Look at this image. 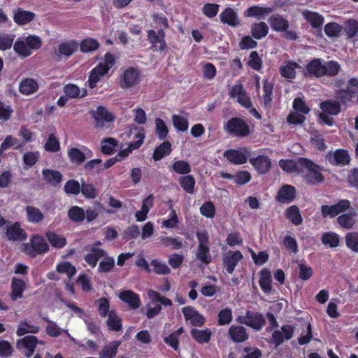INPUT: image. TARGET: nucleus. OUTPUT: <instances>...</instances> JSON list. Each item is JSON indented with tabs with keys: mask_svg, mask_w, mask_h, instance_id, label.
<instances>
[{
	"mask_svg": "<svg viewBox=\"0 0 358 358\" xmlns=\"http://www.w3.org/2000/svg\"><path fill=\"white\" fill-rule=\"evenodd\" d=\"M298 163L308 170V173L306 175L305 178L308 184L315 185L324 182V177L321 173L323 169L322 166L305 157H299Z\"/></svg>",
	"mask_w": 358,
	"mask_h": 358,
	"instance_id": "obj_1",
	"label": "nucleus"
},
{
	"mask_svg": "<svg viewBox=\"0 0 358 358\" xmlns=\"http://www.w3.org/2000/svg\"><path fill=\"white\" fill-rule=\"evenodd\" d=\"M223 129L229 135L234 137L244 138L250 133V127L242 118L234 117L224 124Z\"/></svg>",
	"mask_w": 358,
	"mask_h": 358,
	"instance_id": "obj_2",
	"label": "nucleus"
},
{
	"mask_svg": "<svg viewBox=\"0 0 358 358\" xmlns=\"http://www.w3.org/2000/svg\"><path fill=\"white\" fill-rule=\"evenodd\" d=\"M50 250L48 244L44 238L39 235L32 236L30 243L25 245V251L28 255L34 257L36 255H43Z\"/></svg>",
	"mask_w": 358,
	"mask_h": 358,
	"instance_id": "obj_3",
	"label": "nucleus"
},
{
	"mask_svg": "<svg viewBox=\"0 0 358 358\" xmlns=\"http://www.w3.org/2000/svg\"><path fill=\"white\" fill-rule=\"evenodd\" d=\"M148 41L151 46L150 49L153 52H164L167 48L165 41V32L161 29L157 31L154 29H149L147 31Z\"/></svg>",
	"mask_w": 358,
	"mask_h": 358,
	"instance_id": "obj_4",
	"label": "nucleus"
},
{
	"mask_svg": "<svg viewBox=\"0 0 358 358\" xmlns=\"http://www.w3.org/2000/svg\"><path fill=\"white\" fill-rule=\"evenodd\" d=\"M141 71L138 68L128 67L120 78L119 83L122 89H128L139 84Z\"/></svg>",
	"mask_w": 358,
	"mask_h": 358,
	"instance_id": "obj_5",
	"label": "nucleus"
},
{
	"mask_svg": "<svg viewBox=\"0 0 358 358\" xmlns=\"http://www.w3.org/2000/svg\"><path fill=\"white\" fill-rule=\"evenodd\" d=\"M251 155L250 148L244 146L238 149H229L224 152V157L231 164L236 165L244 164Z\"/></svg>",
	"mask_w": 358,
	"mask_h": 358,
	"instance_id": "obj_6",
	"label": "nucleus"
},
{
	"mask_svg": "<svg viewBox=\"0 0 358 358\" xmlns=\"http://www.w3.org/2000/svg\"><path fill=\"white\" fill-rule=\"evenodd\" d=\"M5 229L6 238L9 241L21 242L27 239V233L24 229L21 228V224L19 222L8 224Z\"/></svg>",
	"mask_w": 358,
	"mask_h": 358,
	"instance_id": "obj_7",
	"label": "nucleus"
},
{
	"mask_svg": "<svg viewBox=\"0 0 358 358\" xmlns=\"http://www.w3.org/2000/svg\"><path fill=\"white\" fill-rule=\"evenodd\" d=\"M323 59L313 58L306 66L303 75L306 78H321L323 76Z\"/></svg>",
	"mask_w": 358,
	"mask_h": 358,
	"instance_id": "obj_8",
	"label": "nucleus"
},
{
	"mask_svg": "<svg viewBox=\"0 0 358 358\" xmlns=\"http://www.w3.org/2000/svg\"><path fill=\"white\" fill-rule=\"evenodd\" d=\"M329 162L334 166H345L350 164V156L347 150L337 149L334 152H329L326 156Z\"/></svg>",
	"mask_w": 358,
	"mask_h": 358,
	"instance_id": "obj_9",
	"label": "nucleus"
},
{
	"mask_svg": "<svg viewBox=\"0 0 358 358\" xmlns=\"http://www.w3.org/2000/svg\"><path fill=\"white\" fill-rule=\"evenodd\" d=\"M243 258V256L241 251L229 250L222 258L223 266L226 271L229 274H232L236 266Z\"/></svg>",
	"mask_w": 358,
	"mask_h": 358,
	"instance_id": "obj_10",
	"label": "nucleus"
},
{
	"mask_svg": "<svg viewBox=\"0 0 358 358\" xmlns=\"http://www.w3.org/2000/svg\"><path fill=\"white\" fill-rule=\"evenodd\" d=\"M184 317L186 321H190L194 327H202L206 323V319L203 315L200 314L195 308L192 306H185L182 308Z\"/></svg>",
	"mask_w": 358,
	"mask_h": 358,
	"instance_id": "obj_11",
	"label": "nucleus"
},
{
	"mask_svg": "<svg viewBox=\"0 0 358 358\" xmlns=\"http://www.w3.org/2000/svg\"><path fill=\"white\" fill-rule=\"evenodd\" d=\"M294 327L289 324L281 327V330H275L272 334V342L275 346L280 345L285 340L288 341L293 336Z\"/></svg>",
	"mask_w": 358,
	"mask_h": 358,
	"instance_id": "obj_12",
	"label": "nucleus"
},
{
	"mask_svg": "<svg viewBox=\"0 0 358 358\" xmlns=\"http://www.w3.org/2000/svg\"><path fill=\"white\" fill-rule=\"evenodd\" d=\"M249 162L255 169V170L261 174L266 173L271 168V159L266 155H259L256 157H250Z\"/></svg>",
	"mask_w": 358,
	"mask_h": 358,
	"instance_id": "obj_13",
	"label": "nucleus"
},
{
	"mask_svg": "<svg viewBox=\"0 0 358 358\" xmlns=\"http://www.w3.org/2000/svg\"><path fill=\"white\" fill-rule=\"evenodd\" d=\"M119 299L127 303L131 310H136L141 304L139 294L130 289L120 292Z\"/></svg>",
	"mask_w": 358,
	"mask_h": 358,
	"instance_id": "obj_14",
	"label": "nucleus"
},
{
	"mask_svg": "<svg viewBox=\"0 0 358 358\" xmlns=\"http://www.w3.org/2000/svg\"><path fill=\"white\" fill-rule=\"evenodd\" d=\"M106 255V252L96 247V244H93L90 246L89 252L84 256V260L91 267L94 268L98 261Z\"/></svg>",
	"mask_w": 358,
	"mask_h": 358,
	"instance_id": "obj_15",
	"label": "nucleus"
},
{
	"mask_svg": "<svg viewBox=\"0 0 358 358\" xmlns=\"http://www.w3.org/2000/svg\"><path fill=\"white\" fill-rule=\"evenodd\" d=\"M276 200L281 203H289L296 198V189L290 185H283L278 190Z\"/></svg>",
	"mask_w": 358,
	"mask_h": 358,
	"instance_id": "obj_16",
	"label": "nucleus"
},
{
	"mask_svg": "<svg viewBox=\"0 0 358 358\" xmlns=\"http://www.w3.org/2000/svg\"><path fill=\"white\" fill-rule=\"evenodd\" d=\"M228 335L236 343H243L249 338L246 328L242 325H231L228 329Z\"/></svg>",
	"mask_w": 358,
	"mask_h": 358,
	"instance_id": "obj_17",
	"label": "nucleus"
},
{
	"mask_svg": "<svg viewBox=\"0 0 358 358\" xmlns=\"http://www.w3.org/2000/svg\"><path fill=\"white\" fill-rule=\"evenodd\" d=\"M246 318L248 319V327L256 331H260L266 324L264 316L259 312L248 310L246 311Z\"/></svg>",
	"mask_w": 358,
	"mask_h": 358,
	"instance_id": "obj_18",
	"label": "nucleus"
},
{
	"mask_svg": "<svg viewBox=\"0 0 358 358\" xmlns=\"http://www.w3.org/2000/svg\"><path fill=\"white\" fill-rule=\"evenodd\" d=\"M303 17L310 24V26L319 31L320 34H322V26L324 23V17L318 13L305 10L303 13Z\"/></svg>",
	"mask_w": 358,
	"mask_h": 358,
	"instance_id": "obj_19",
	"label": "nucleus"
},
{
	"mask_svg": "<svg viewBox=\"0 0 358 358\" xmlns=\"http://www.w3.org/2000/svg\"><path fill=\"white\" fill-rule=\"evenodd\" d=\"M35 17V13L17 8L13 10V20L18 25H24L31 22Z\"/></svg>",
	"mask_w": 358,
	"mask_h": 358,
	"instance_id": "obj_20",
	"label": "nucleus"
},
{
	"mask_svg": "<svg viewBox=\"0 0 358 358\" xmlns=\"http://www.w3.org/2000/svg\"><path fill=\"white\" fill-rule=\"evenodd\" d=\"M78 48V43L76 40H69L61 43L57 48V53L66 58L72 56Z\"/></svg>",
	"mask_w": 358,
	"mask_h": 358,
	"instance_id": "obj_21",
	"label": "nucleus"
},
{
	"mask_svg": "<svg viewBox=\"0 0 358 358\" xmlns=\"http://www.w3.org/2000/svg\"><path fill=\"white\" fill-rule=\"evenodd\" d=\"M10 288V299L13 301H16L22 298L23 292L26 289V283L23 280L13 277L11 280Z\"/></svg>",
	"mask_w": 358,
	"mask_h": 358,
	"instance_id": "obj_22",
	"label": "nucleus"
},
{
	"mask_svg": "<svg viewBox=\"0 0 358 358\" xmlns=\"http://www.w3.org/2000/svg\"><path fill=\"white\" fill-rule=\"evenodd\" d=\"M134 138L136 140L135 141L129 143L128 147L124 150H120L117 156L121 157L122 158H124L129 156V155L131 153L133 150L138 149L143 143L145 134L143 132H138V134H135Z\"/></svg>",
	"mask_w": 358,
	"mask_h": 358,
	"instance_id": "obj_23",
	"label": "nucleus"
},
{
	"mask_svg": "<svg viewBox=\"0 0 358 358\" xmlns=\"http://www.w3.org/2000/svg\"><path fill=\"white\" fill-rule=\"evenodd\" d=\"M259 284L265 294H270L272 290V277L269 269L264 268L259 272Z\"/></svg>",
	"mask_w": 358,
	"mask_h": 358,
	"instance_id": "obj_24",
	"label": "nucleus"
},
{
	"mask_svg": "<svg viewBox=\"0 0 358 358\" xmlns=\"http://www.w3.org/2000/svg\"><path fill=\"white\" fill-rule=\"evenodd\" d=\"M96 121V127L103 125V122H110L114 120V116L103 106H98L93 115Z\"/></svg>",
	"mask_w": 358,
	"mask_h": 358,
	"instance_id": "obj_25",
	"label": "nucleus"
},
{
	"mask_svg": "<svg viewBox=\"0 0 358 358\" xmlns=\"http://www.w3.org/2000/svg\"><path fill=\"white\" fill-rule=\"evenodd\" d=\"M222 23L231 27H236L239 24L237 13L230 7L226 8L220 15Z\"/></svg>",
	"mask_w": 358,
	"mask_h": 358,
	"instance_id": "obj_26",
	"label": "nucleus"
},
{
	"mask_svg": "<svg viewBox=\"0 0 358 358\" xmlns=\"http://www.w3.org/2000/svg\"><path fill=\"white\" fill-rule=\"evenodd\" d=\"M271 27L273 31L282 32L289 28V21L280 15H273L269 18Z\"/></svg>",
	"mask_w": 358,
	"mask_h": 358,
	"instance_id": "obj_27",
	"label": "nucleus"
},
{
	"mask_svg": "<svg viewBox=\"0 0 358 358\" xmlns=\"http://www.w3.org/2000/svg\"><path fill=\"white\" fill-rule=\"evenodd\" d=\"M107 74V69L97 65L91 71L88 78V85L91 89H94L97 83L101 80V78Z\"/></svg>",
	"mask_w": 358,
	"mask_h": 358,
	"instance_id": "obj_28",
	"label": "nucleus"
},
{
	"mask_svg": "<svg viewBox=\"0 0 358 358\" xmlns=\"http://www.w3.org/2000/svg\"><path fill=\"white\" fill-rule=\"evenodd\" d=\"M38 89V84L34 78H24L19 85V92L24 95H30Z\"/></svg>",
	"mask_w": 358,
	"mask_h": 358,
	"instance_id": "obj_29",
	"label": "nucleus"
},
{
	"mask_svg": "<svg viewBox=\"0 0 358 358\" xmlns=\"http://www.w3.org/2000/svg\"><path fill=\"white\" fill-rule=\"evenodd\" d=\"M192 337L200 344L208 343L212 336V331L210 329H192L190 331Z\"/></svg>",
	"mask_w": 358,
	"mask_h": 358,
	"instance_id": "obj_30",
	"label": "nucleus"
},
{
	"mask_svg": "<svg viewBox=\"0 0 358 358\" xmlns=\"http://www.w3.org/2000/svg\"><path fill=\"white\" fill-rule=\"evenodd\" d=\"M273 10L272 7H261L259 6H252L249 7L245 11V16L256 18L264 17Z\"/></svg>",
	"mask_w": 358,
	"mask_h": 358,
	"instance_id": "obj_31",
	"label": "nucleus"
},
{
	"mask_svg": "<svg viewBox=\"0 0 358 358\" xmlns=\"http://www.w3.org/2000/svg\"><path fill=\"white\" fill-rule=\"evenodd\" d=\"M268 27L264 22H255L252 24L250 33L252 36L256 40H260L264 38L268 33Z\"/></svg>",
	"mask_w": 358,
	"mask_h": 358,
	"instance_id": "obj_32",
	"label": "nucleus"
},
{
	"mask_svg": "<svg viewBox=\"0 0 358 358\" xmlns=\"http://www.w3.org/2000/svg\"><path fill=\"white\" fill-rule=\"evenodd\" d=\"M27 219L31 223H40L45 219V215L41 210L32 206H27L25 207Z\"/></svg>",
	"mask_w": 358,
	"mask_h": 358,
	"instance_id": "obj_33",
	"label": "nucleus"
},
{
	"mask_svg": "<svg viewBox=\"0 0 358 358\" xmlns=\"http://www.w3.org/2000/svg\"><path fill=\"white\" fill-rule=\"evenodd\" d=\"M301 66L296 62L288 61L286 64L280 67V75L287 79H294L296 77V69Z\"/></svg>",
	"mask_w": 358,
	"mask_h": 358,
	"instance_id": "obj_34",
	"label": "nucleus"
},
{
	"mask_svg": "<svg viewBox=\"0 0 358 358\" xmlns=\"http://www.w3.org/2000/svg\"><path fill=\"white\" fill-rule=\"evenodd\" d=\"M320 108L322 112L331 115H337L341 111L339 101L326 100L320 103Z\"/></svg>",
	"mask_w": 358,
	"mask_h": 358,
	"instance_id": "obj_35",
	"label": "nucleus"
},
{
	"mask_svg": "<svg viewBox=\"0 0 358 358\" xmlns=\"http://www.w3.org/2000/svg\"><path fill=\"white\" fill-rule=\"evenodd\" d=\"M120 344V341H114L106 345L100 353L101 358H115Z\"/></svg>",
	"mask_w": 358,
	"mask_h": 358,
	"instance_id": "obj_36",
	"label": "nucleus"
},
{
	"mask_svg": "<svg viewBox=\"0 0 358 358\" xmlns=\"http://www.w3.org/2000/svg\"><path fill=\"white\" fill-rule=\"evenodd\" d=\"M42 174L46 182L57 186L62 180V174L56 170L43 169Z\"/></svg>",
	"mask_w": 358,
	"mask_h": 358,
	"instance_id": "obj_37",
	"label": "nucleus"
},
{
	"mask_svg": "<svg viewBox=\"0 0 358 358\" xmlns=\"http://www.w3.org/2000/svg\"><path fill=\"white\" fill-rule=\"evenodd\" d=\"M106 324L110 331H120L122 329V319L119 317L115 310H110L109 313Z\"/></svg>",
	"mask_w": 358,
	"mask_h": 358,
	"instance_id": "obj_38",
	"label": "nucleus"
},
{
	"mask_svg": "<svg viewBox=\"0 0 358 358\" xmlns=\"http://www.w3.org/2000/svg\"><path fill=\"white\" fill-rule=\"evenodd\" d=\"M171 145L169 141H164L157 146L153 152L152 158L155 161H159L171 152Z\"/></svg>",
	"mask_w": 358,
	"mask_h": 358,
	"instance_id": "obj_39",
	"label": "nucleus"
},
{
	"mask_svg": "<svg viewBox=\"0 0 358 358\" xmlns=\"http://www.w3.org/2000/svg\"><path fill=\"white\" fill-rule=\"evenodd\" d=\"M285 216L296 226L301 224L303 222L299 208L296 205H292L287 208Z\"/></svg>",
	"mask_w": 358,
	"mask_h": 358,
	"instance_id": "obj_40",
	"label": "nucleus"
},
{
	"mask_svg": "<svg viewBox=\"0 0 358 358\" xmlns=\"http://www.w3.org/2000/svg\"><path fill=\"white\" fill-rule=\"evenodd\" d=\"M178 182L185 192L188 194L194 192L196 181L192 175L187 174L180 176L178 178Z\"/></svg>",
	"mask_w": 358,
	"mask_h": 358,
	"instance_id": "obj_41",
	"label": "nucleus"
},
{
	"mask_svg": "<svg viewBox=\"0 0 358 358\" xmlns=\"http://www.w3.org/2000/svg\"><path fill=\"white\" fill-rule=\"evenodd\" d=\"M13 50L18 56L22 58H27L32 54V51H29L24 40L20 38H18L14 43Z\"/></svg>",
	"mask_w": 358,
	"mask_h": 358,
	"instance_id": "obj_42",
	"label": "nucleus"
},
{
	"mask_svg": "<svg viewBox=\"0 0 358 358\" xmlns=\"http://www.w3.org/2000/svg\"><path fill=\"white\" fill-rule=\"evenodd\" d=\"M68 217L73 222H81L85 219V212L81 207L73 206L68 210Z\"/></svg>",
	"mask_w": 358,
	"mask_h": 358,
	"instance_id": "obj_43",
	"label": "nucleus"
},
{
	"mask_svg": "<svg viewBox=\"0 0 358 358\" xmlns=\"http://www.w3.org/2000/svg\"><path fill=\"white\" fill-rule=\"evenodd\" d=\"M323 76H336L341 70V65L338 62L334 60L323 62Z\"/></svg>",
	"mask_w": 358,
	"mask_h": 358,
	"instance_id": "obj_44",
	"label": "nucleus"
},
{
	"mask_svg": "<svg viewBox=\"0 0 358 358\" xmlns=\"http://www.w3.org/2000/svg\"><path fill=\"white\" fill-rule=\"evenodd\" d=\"M46 238L52 247L56 248H62L66 244V238L57 235L54 231H48L45 234Z\"/></svg>",
	"mask_w": 358,
	"mask_h": 358,
	"instance_id": "obj_45",
	"label": "nucleus"
},
{
	"mask_svg": "<svg viewBox=\"0 0 358 358\" xmlns=\"http://www.w3.org/2000/svg\"><path fill=\"white\" fill-rule=\"evenodd\" d=\"M344 31L346 34L348 39L355 38L358 35V21L355 19L346 20L344 25Z\"/></svg>",
	"mask_w": 358,
	"mask_h": 358,
	"instance_id": "obj_46",
	"label": "nucleus"
},
{
	"mask_svg": "<svg viewBox=\"0 0 358 358\" xmlns=\"http://www.w3.org/2000/svg\"><path fill=\"white\" fill-rule=\"evenodd\" d=\"M102 258L98 266V271L104 273L111 271L115 266L114 258L108 256L107 254L102 257Z\"/></svg>",
	"mask_w": 358,
	"mask_h": 358,
	"instance_id": "obj_47",
	"label": "nucleus"
},
{
	"mask_svg": "<svg viewBox=\"0 0 358 358\" xmlns=\"http://www.w3.org/2000/svg\"><path fill=\"white\" fill-rule=\"evenodd\" d=\"M217 324L220 326L229 324L233 320L232 309L230 307H226L218 312Z\"/></svg>",
	"mask_w": 358,
	"mask_h": 358,
	"instance_id": "obj_48",
	"label": "nucleus"
},
{
	"mask_svg": "<svg viewBox=\"0 0 358 358\" xmlns=\"http://www.w3.org/2000/svg\"><path fill=\"white\" fill-rule=\"evenodd\" d=\"M171 169L180 175H187L191 172L190 164L185 160H178L172 164Z\"/></svg>",
	"mask_w": 358,
	"mask_h": 358,
	"instance_id": "obj_49",
	"label": "nucleus"
},
{
	"mask_svg": "<svg viewBox=\"0 0 358 358\" xmlns=\"http://www.w3.org/2000/svg\"><path fill=\"white\" fill-rule=\"evenodd\" d=\"M100 46L99 41L92 38L83 39L80 44V51L83 52H90L97 50Z\"/></svg>",
	"mask_w": 358,
	"mask_h": 358,
	"instance_id": "obj_50",
	"label": "nucleus"
},
{
	"mask_svg": "<svg viewBox=\"0 0 358 358\" xmlns=\"http://www.w3.org/2000/svg\"><path fill=\"white\" fill-rule=\"evenodd\" d=\"M39 331V327L30 324L26 320L22 321L16 331L18 336H22L28 333L36 334Z\"/></svg>",
	"mask_w": 358,
	"mask_h": 358,
	"instance_id": "obj_51",
	"label": "nucleus"
},
{
	"mask_svg": "<svg viewBox=\"0 0 358 358\" xmlns=\"http://www.w3.org/2000/svg\"><path fill=\"white\" fill-rule=\"evenodd\" d=\"M322 242L324 245H328L331 248H336L339 245V236L332 231L325 232L322 236Z\"/></svg>",
	"mask_w": 358,
	"mask_h": 358,
	"instance_id": "obj_52",
	"label": "nucleus"
},
{
	"mask_svg": "<svg viewBox=\"0 0 358 358\" xmlns=\"http://www.w3.org/2000/svg\"><path fill=\"white\" fill-rule=\"evenodd\" d=\"M38 343V340L36 336H26L24 338L17 341V347L18 348H24L36 349Z\"/></svg>",
	"mask_w": 358,
	"mask_h": 358,
	"instance_id": "obj_53",
	"label": "nucleus"
},
{
	"mask_svg": "<svg viewBox=\"0 0 358 358\" xmlns=\"http://www.w3.org/2000/svg\"><path fill=\"white\" fill-rule=\"evenodd\" d=\"M56 271L59 273H65L71 279L76 273V268L69 262H62L57 265Z\"/></svg>",
	"mask_w": 358,
	"mask_h": 358,
	"instance_id": "obj_54",
	"label": "nucleus"
},
{
	"mask_svg": "<svg viewBox=\"0 0 358 358\" xmlns=\"http://www.w3.org/2000/svg\"><path fill=\"white\" fill-rule=\"evenodd\" d=\"M80 192L87 199H95L98 196V192L92 183L81 181Z\"/></svg>",
	"mask_w": 358,
	"mask_h": 358,
	"instance_id": "obj_55",
	"label": "nucleus"
},
{
	"mask_svg": "<svg viewBox=\"0 0 358 358\" xmlns=\"http://www.w3.org/2000/svg\"><path fill=\"white\" fill-rule=\"evenodd\" d=\"M209 252L210 248L208 245L199 244L196 254V258L201 261L203 263L208 264L211 262V257Z\"/></svg>",
	"mask_w": 358,
	"mask_h": 358,
	"instance_id": "obj_56",
	"label": "nucleus"
},
{
	"mask_svg": "<svg viewBox=\"0 0 358 358\" xmlns=\"http://www.w3.org/2000/svg\"><path fill=\"white\" fill-rule=\"evenodd\" d=\"M345 241L348 248L358 253V232H349L346 234Z\"/></svg>",
	"mask_w": 358,
	"mask_h": 358,
	"instance_id": "obj_57",
	"label": "nucleus"
},
{
	"mask_svg": "<svg viewBox=\"0 0 358 358\" xmlns=\"http://www.w3.org/2000/svg\"><path fill=\"white\" fill-rule=\"evenodd\" d=\"M172 122L173 127L179 131H186L188 129L189 122L187 118L179 115H173Z\"/></svg>",
	"mask_w": 358,
	"mask_h": 358,
	"instance_id": "obj_58",
	"label": "nucleus"
},
{
	"mask_svg": "<svg viewBox=\"0 0 358 358\" xmlns=\"http://www.w3.org/2000/svg\"><path fill=\"white\" fill-rule=\"evenodd\" d=\"M95 304L97 306V310L99 315L101 317H106L108 316L110 308L109 300L105 297H101L95 301Z\"/></svg>",
	"mask_w": 358,
	"mask_h": 358,
	"instance_id": "obj_59",
	"label": "nucleus"
},
{
	"mask_svg": "<svg viewBox=\"0 0 358 358\" xmlns=\"http://www.w3.org/2000/svg\"><path fill=\"white\" fill-rule=\"evenodd\" d=\"M342 29V26L336 22H329L324 27L325 34L330 38L338 36Z\"/></svg>",
	"mask_w": 358,
	"mask_h": 358,
	"instance_id": "obj_60",
	"label": "nucleus"
},
{
	"mask_svg": "<svg viewBox=\"0 0 358 358\" xmlns=\"http://www.w3.org/2000/svg\"><path fill=\"white\" fill-rule=\"evenodd\" d=\"M338 224L343 228L350 229L355 224L354 215L350 213H345L337 217Z\"/></svg>",
	"mask_w": 358,
	"mask_h": 358,
	"instance_id": "obj_61",
	"label": "nucleus"
},
{
	"mask_svg": "<svg viewBox=\"0 0 358 358\" xmlns=\"http://www.w3.org/2000/svg\"><path fill=\"white\" fill-rule=\"evenodd\" d=\"M155 132L159 140H164L169 133L164 121L159 117L155 119Z\"/></svg>",
	"mask_w": 358,
	"mask_h": 358,
	"instance_id": "obj_62",
	"label": "nucleus"
},
{
	"mask_svg": "<svg viewBox=\"0 0 358 358\" xmlns=\"http://www.w3.org/2000/svg\"><path fill=\"white\" fill-rule=\"evenodd\" d=\"M44 148L46 151L51 152H57L60 150V143L58 138L55 136L54 134L49 135Z\"/></svg>",
	"mask_w": 358,
	"mask_h": 358,
	"instance_id": "obj_63",
	"label": "nucleus"
},
{
	"mask_svg": "<svg viewBox=\"0 0 358 358\" xmlns=\"http://www.w3.org/2000/svg\"><path fill=\"white\" fill-rule=\"evenodd\" d=\"M68 155L70 160L72 162L76 163L77 164H83L86 159L85 154L76 148H72L69 149L68 151Z\"/></svg>",
	"mask_w": 358,
	"mask_h": 358,
	"instance_id": "obj_64",
	"label": "nucleus"
}]
</instances>
